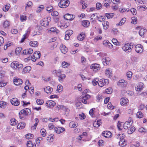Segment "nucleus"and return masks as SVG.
Listing matches in <instances>:
<instances>
[{"instance_id":"1","label":"nucleus","mask_w":147,"mask_h":147,"mask_svg":"<svg viewBox=\"0 0 147 147\" xmlns=\"http://www.w3.org/2000/svg\"><path fill=\"white\" fill-rule=\"evenodd\" d=\"M133 46L131 43L126 42L122 47V50L126 53H130L132 50Z\"/></svg>"},{"instance_id":"2","label":"nucleus","mask_w":147,"mask_h":147,"mask_svg":"<svg viewBox=\"0 0 147 147\" xmlns=\"http://www.w3.org/2000/svg\"><path fill=\"white\" fill-rule=\"evenodd\" d=\"M117 138L120 140L119 143L121 146H123L127 144L126 140L124 139L123 137L121 134H119L117 136Z\"/></svg>"},{"instance_id":"3","label":"nucleus","mask_w":147,"mask_h":147,"mask_svg":"<svg viewBox=\"0 0 147 147\" xmlns=\"http://www.w3.org/2000/svg\"><path fill=\"white\" fill-rule=\"evenodd\" d=\"M69 4L68 0H61L58 3V6L61 8H65L67 7Z\"/></svg>"},{"instance_id":"4","label":"nucleus","mask_w":147,"mask_h":147,"mask_svg":"<svg viewBox=\"0 0 147 147\" xmlns=\"http://www.w3.org/2000/svg\"><path fill=\"white\" fill-rule=\"evenodd\" d=\"M61 70L59 69V72L57 74V76L58 77V80L60 82H63V80L65 79L66 77V76L65 74H61Z\"/></svg>"},{"instance_id":"5","label":"nucleus","mask_w":147,"mask_h":147,"mask_svg":"<svg viewBox=\"0 0 147 147\" xmlns=\"http://www.w3.org/2000/svg\"><path fill=\"white\" fill-rule=\"evenodd\" d=\"M109 83V80L107 79H102L100 80L98 82V85L100 87H102L105 85L108 84Z\"/></svg>"},{"instance_id":"6","label":"nucleus","mask_w":147,"mask_h":147,"mask_svg":"<svg viewBox=\"0 0 147 147\" xmlns=\"http://www.w3.org/2000/svg\"><path fill=\"white\" fill-rule=\"evenodd\" d=\"M143 46L140 44H138L135 47V50L138 53H141L143 52Z\"/></svg>"},{"instance_id":"7","label":"nucleus","mask_w":147,"mask_h":147,"mask_svg":"<svg viewBox=\"0 0 147 147\" xmlns=\"http://www.w3.org/2000/svg\"><path fill=\"white\" fill-rule=\"evenodd\" d=\"M127 82L124 80H120L117 82V85L120 87L124 88L127 85Z\"/></svg>"},{"instance_id":"8","label":"nucleus","mask_w":147,"mask_h":147,"mask_svg":"<svg viewBox=\"0 0 147 147\" xmlns=\"http://www.w3.org/2000/svg\"><path fill=\"white\" fill-rule=\"evenodd\" d=\"M100 68V65L97 63L93 64L90 66V68L92 69L94 71L96 72L99 70Z\"/></svg>"},{"instance_id":"9","label":"nucleus","mask_w":147,"mask_h":147,"mask_svg":"<svg viewBox=\"0 0 147 147\" xmlns=\"http://www.w3.org/2000/svg\"><path fill=\"white\" fill-rule=\"evenodd\" d=\"M73 31L71 30H67L65 32L64 38L65 39L67 40H69L70 38V36L73 34Z\"/></svg>"},{"instance_id":"10","label":"nucleus","mask_w":147,"mask_h":147,"mask_svg":"<svg viewBox=\"0 0 147 147\" xmlns=\"http://www.w3.org/2000/svg\"><path fill=\"white\" fill-rule=\"evenodd\" d=\"M90 98V96L88 94H86L82 95L81 98L82 102L84 104L87 103V100Z\"/></svg>"},{"instance_id":"11","label":"nucleus","mask_w":147,"mask_h":147,"mask_svg":"<svg viewBox=\"0 0 147 147\" xmlns=\"http://www.w3.org/2000/svg\"><path fill=\"white\" fill-rule=\"evenodd\" d=\"M102 63L104 65H107L110 64L111 59L110 58L107 57H105L102 59Z\"/></svg>"},{"instance_id":"12","label":"nucleus","mask_w":147,"mask_h":147,"mask_svg":"<svg viewBox=\"0 0 147 147\" xmlns=\"http://www.w3.org/2000/svg\"><path fill=\"white\" fill-rule=\"evenodd\" d=\"M10 102L12 105L15 106H18L20 104V101L16 98H13L11 99Z\"/></svg>"},{"instance_id":"13","label":"nucleus","mask_w":147,"mask_h":147,"mask_svg":"<svg viewBox=\"0 0 147 147\" xmlns=\"http://www.w3.org/2000/svg\"><path fill=\"white\" fill-rule=\"evenodd\" d=\"M55 131L57 134H60L65 131V129L63 127H57L54 128Z\"/></svg>"},{"instance_id":"14","label":"nucleus","mask_w":147,"mask_h":147,"mask_svg":"<svg viewBox=\"0 0 147 147\" xmlns=\"http://www.w3.org/2000/svg\"><path fill=\"white\" fill-rule=\"evenodd\" d=\"M33 50L31 49H28L24 50L22 53L23 55H29L33 53Z\"/></svg>"},{"instance_id":"15","label":"nucleus","mask_w":147,"mask_h":147,"mask_svg":"<svg viewBox=\"0 0 147 147\" xmlns=\"http://www.w3.org/2000/svg\"><path fill=\"white\" fill-rule=\"evenodd\" d=\"M55 102L52 100L48 101L46 103V106L50 108H53L55 105Z\"/></svg>"},{"instance_id":"16","label":"nucleus","mask_w":147,"mask_h":147,"mask_svg":"<svg viewBox=\"0 0 147 147\" xmlns=\"http://www.w3.org/2000/svg\"><path fill=\"white\" fill-rule=\"evenodd\" d=\"M13 83L16 86L20 85L22 83V80L18 78H15L14 79Z\"/></svg>"},{"instance_id":"17","label":"nucleus","mask_w":147,"mask_h":147,"mask_svg":"<svg viewBox=\"0 0 147 147\" xmlns=\"http://www.w3.org/2000/svg\"><path fill=\"white\" fill-rule=\"evenodd\" d=\"M40 55L41 54L40 51H36L34 53L33 55V57H34V60H33V61H35L36 59H39L40 57Z\"/></svg>"},{"instance_id":"18","label":"nucleus","mask_w":147,"mask_h":147,"mask_svg":"<svg viewBox=\"0 0 147 147\" xmlns=\"http://www.w3.org/2000/svg\"><path fill=\"white\" fill-rule=\"evenodd\" d=\"M144 84L142 82L138 83L136 87H135L136 90L138 91L142 90L144 87Z\"/></svg>"},{"instance_id":"19","label":"nucleus","mask_w":147,"mask_h":147,"mask_svg":"<svg viewBox=\"0 0 147 147\" xmlns=\"http://www.w3.org/2000/svg\"><path fill=\"white\" fill-rule=\"evenodd\" d=\"M102 135L105 138H109L112 136L111 133L109 131H106L103 132Z\"/></svg>"},{"instance_id":"20","label":"nucleus","mask_w":147,"mask_h":147,"mask_svg":"<svg viewBox=\"0 0 147 147\" xmlns=\"http://www.w3.org/2000/svg\"><path fill=\"white\" fill-rule=\"evenodd\" d=\"M132 123L131 121H126L123 124V128L124 129H126L129 127Z\"/></svg>"},{"instance_id":"21","label":"nucleus","mask_w":147,"mask_h":147,"mask_svg":"<svg viewBox=\"0 0 147 147\" xmlns=\"http://www.w3.org/2000/svg\"><path fill=\"white\" fill-rule=\"evenodd\" d=\"M60 48L61 52L65 54L68 51V49L63 45H61Z\"/></svg>"},{"instance_id":"22","label":"nucleus","mask_w":147,"mask_h":147,"mask_svg":"<svg viewBox=\"0 0 147 147\" xmlns=\"http://www.w3.org/2000/svg\"><path fill=\"white\" fill-rule=\"evenodd\" d=\"M49 22L45 19H42L40 21V24L41 26H46L49 25Z\"/></svg>"},{"instance_id":"23","label":"nucleus","mask_w":147,"mask_h":147,"mask_svg":"<svg viewBox=\"0 0 147 147\" xmlns=\"http://www.w3.org/2000/svg\"><path fill=\"white\" fill-rule=\"evenodd\" d=\"M128 101L129 100L127 98H122L121 99V104L122 106L125 105L128 103Z\"/></svg>"},{"instance_id":"24","label":"nucleus","mask_w":147,"mask_h":147,"mask_svg":"<svg viewBox=\"0 0 147 147\" xmlns=\"http://www.w3.org/2000/svg\"><path fill=\"white\" fill-rule=\"evenodd\" d=\"M103 28L105 30H107L109 27V23L107 21H104L102 23Z\"/></svg>"},{"instance_id":"25","label":"nucleus","mask_w":147,"mask_h":147,"mask_svg":"<svg viewBox=\"0 0 147 147\" xmlns=\"http://www.w3.org/2000/svg\"><path fill=\"white\" fill-rule=\"evenodd\" d=\"M73 15H70L69 13H67L64 16V18L67 20H72L73 19Z\"/></svg>"},{"instance_id":"26","label":"nucleus","mask_w":147,"mask_h":147,"mask_svg":"<svg viewBox=\"0 0 147 147\" xmlns=\"http://www.w3.org/2000/svg\"><path fill=\"white\" fill-rule=\"evenodd\" d=\"M20 64L17 61H15L11 63V66L12 68L17 69V68L19 64Z\"/></svg>"},{"instance_id":"27","label":"nucleus","mask_w":147,"mask_h":147,"mask_svg":"<svg viewBox=\"0 0 147 147\" xmlns=\"http://www.w3.org/2000/svg\"><path fill=\"white\" fill-rule=\"evenodd\" d=\"M45 92L48 94H50L53 91V89L49 86H47L44 89Z\"/></svg>"},{"instance_id":"28","label":"nucleus","mask_w":147,"mask_h":147,"mask_svg":"<svg viewBox=\"0 0 147 147\" xmlns=\"http://www.w3.org/2000/svg\"><path fill=\"white\" fill-rule=\"evenodd\" d=\"M85 35L83 32L81 33L78 36V39L80 41L83 40L84 39Z\"/></svg>"},{"instance_id":"29","label":"nucleus","mask_w":147,"mask_h":147,"mask_svg":"<svg viewBox=\"0 0 147 147\" xmlns=\"http://www.w3.org/2000/svg\"><path fill=\"white\" fill-rule=\"evenodd\" d=\"M29 45L31 47H36L38 46V43L37 41H32L30 42Z\"/></svg>"},{"instance_id":"30","label":"nucleus","mask_w":147,"mask_h":147,"mask_svg":"<svg viewBox=\"0 0 147 147\" xmlns=\"http://www.w3.org/2000/svg\"><path fill=\"white\" fill-rule=\"evenodd\" d=\"M58 25L61 28H66L68 26V25H67L64 23L63 22L58 23Z\"/></svg>"},{"instance_id":"31","label":"nucleus","mask_w":147,"mask_h":147,"mask_svg":"<svg viewBox=\"0 0 147 147\" xmlns=\"http://www.w3.org/2000/svg\"><path fill=\"white\" fill-rule=\"evenodd\" d=\"M35 123L34 125L32 126L31 127V129L32 130L36 129V127L39 122V120L37 118H35Z\"/></svg>"},{"instance_id":"32","label":"nucleus","mask_w":147,"mask_h":147,"mask_svg":"<svg viewBox=\"0 0 147 147\" xmlns=\"http://www.w3.org/2000/svg\"><path fill=\"white\" fill-rule=\"evenodd\" d=\"M69 125L71 128H76L77 127L78 124L77 123L71 121L69 123Z\"/></svg>"},{"instance_id":"33","label":"nucleus","mask_w":147,"mask_h":147,"mask_svg":"<svg viewBox=\"0 0 147 147\" xmlns=\"http://www.w3.org/2000/svg\"><path fill=\"white\" fill-rule=\"evenodd\" d=\"M146 29L143 28L141 29L139 32V34L142 37H143L142 36H144V33L146 32Z\"/></svg>"},{"instance_id":"34","label":"nucleus","mask_w":147,"mask_h":147,"mask_svg":"<svg viewBox=\"0 0 147 147\" xmlns=\"http://www.w3.org/2000/svg\"><path fill=\"white\" fill-rule=\"evenodd\" d=\"M26 124L24 123H18L17 126V128L18 129H22L24 128Z\"/></svg>"},{"instance_id":"35","label":"nucleus","mask_w":147,"mask_h":147,"mask_svg":"<svg viewBox=\"0 0 147 147\" xmlns=\"http://www.w3.org/2000/svg\"><path fill=\"white\" fill-rule=\"evenodd\" d=\"M90 24L89 22L87 20L83 21L82 22V25L84 27H87Z\"/></svg>"},{"instance_id":"36","label":"nucleus","mask_w":147,"mask_h":147,"mask_svg":"<svg viewBox=\"0 0 147 147\" xmlns=\"http://www.w3.org/2000/svg\"><path fill=\"white\" fill-rule=\"evenodd\" d=\"M102 124L101 120H98L97 122H95L93 123V126L96 127H98Z\"/></svg>"},{"instance_id":"37","label":"nucleus","mask_w":147,"mask_h":147,"mask_svg":"<svg viewBox=\"0 0 147 147\" xmlns=\"http://www.w3.org/2000/svg\"><path fill=\"white\" fill-rule=\"evenodd\" d=\"M31 68L30 66H27L24 68L23 72L24 73L28 72L31 70Z\"/></svg>"},{"instance_id":"38","label":"nucleus","mask_w":147,"mask_h":147,"mask_svg":"<svg viewBox=\"0 0 147 147\" xmlns=\"http://www.w3.org/2000/svg\"><path fill=\"white\" fill-rule=\"evenodd\" d=\"M10 7L9 4H7L6 5L3 6V10L4 11H8Z\"/></svg>"},{"instance_id":"39","label":"nucleus","mask_w":147,"mask_h":147,"mask_svg":"<svg viewBox=\"0 0 147 147\" xmlns=\"http://www.w3.org/2000/svg\"><path fill=\"white\" fill-rule=\"evenodd\" d=\"M10 121V124L12 126L15 125L18 123L17 121L14 118L11 119Z\"/></svg>"},{"instance_id":"40","label":"nucleus","mask_w":147,"mask_h":147,"mask_svg":"<svg viewBox=\"0 0 147 147\" xmlns=\"http://www.w3.org/2000/svg\"><path fill=\"white\" fill-rule=\"evenodd\" d=\"M33 5L31 1H29L27 2L25 6V9L27 10L28 9V8L31 7Z\"/></svg>"},{"instance_id":"41","label":"nucleus","mask_w":147,"mask_h":147,"mask_svg":"<svg viewBox=\"0 0 147 147\" xmlns=\"http://www.w3.org/2000/svg\"><path fill=\"white\" fill-rule=\"evenodd\" d=\"M126 18H123L121 20L119 23L117 24V26H119L123 25L126 21Z\"/></svg>"},{"instance_id":"42","label":"nucleus","mask_w":147,"mask_h":147,"mask_svg":"<svg viewBox=\"0 0 147 147\" xmlns=\"http://www.w3.org/2000/svg\"><path fill=\"white\" fill-rule=\"evenodd\" d=\"M10 25V22L9 21H5L3 24V26L4 28H8Z\"/></svg>"},{"instance_id":"43","label":"nucleus","mask_w":147,"mask_h":147,"mask_svg":"<svg viewBox=\"0 0 147 147\" xmlns=\"http://www.w3.org/2000/svg\"><path fill=\"white\" fill-rule=\"evenodd\" d=\"M49 31H51L53 32H56V33H58L59 32V31L55 27L51 28L50 29Z\"/></svg>"},{"instance_id":"44","label":"nucleus","mask_w":147,"mask_h":147,"mask_svg":"<svg viewBox=\"0 0 147 147\" xmlns=\"http://www.w3.org/2000/svg\"><path fill=\"white\" fill-rule=\"evenodd\" d=\"M6 106V103L4 101L0 102V107L2 108H4Z\"/></svg>"},{"instance_id":"45","label":"nucleus","mask_w":147,"mask_h":147,"mask_svg":"<svg viewBox=\"0 0 147 147\" xmlns=\"http://www.w3.org/2000/svg\"><path fill=\"white\" fill-rule=\"evenodd\" d=\"M70 64L67 62L63 61L61 65L63 67L66 68L69 66Z\"/></svg>"},{"instance_id":"46","label":"nucleus","mask_w":147,"mask_h":147,"mask_svg":"<svg viewBox=\"0 0 147 147\" xmlns=\"http://www.w3.org/2000/svg\"><path fill=\"white\" fill-rule=\"evenodd\" d=\"M105 16L107 18L110 19L113 17V14L112 13H106L105 14Z\"/></svg>"},{"instance_id":"47","label":"nucleus","mask_w":147,"mask_h":147,"mask_svg":"<svg viewBox=\"0 0 147 147\" xmlns=\"http://www.w3.org/2000/svg\"><path fill=\"white\" fill-rule=\"evenodd\" d=\"M129 11V8L125 9V8H120L119 9V11L121 12H122V13L125 12V11L128 12V11Z\"/></svg>"},{"instance_id":"48","label":"nucleus","mask_w":147,"mask_h":147,"mask_svg":"<svg viewBox=\"0 0 147 147\" xmlns=\"http://www.w3.org/2000/svg\"><path fill=\"white\" fill-rule=\"evenodd\" d=\"M135 128L134 127H131V128L128 130L127 132L129 134L132 133L135 131Z\"/></svg>"},{"instance_id":"49","label":"nucleus","mask_w":147,"mask_h":147,"mask_svg":"<svg viewBox=\"0 0 147 147\" xmlns=\"http://www.w3.org/2000/svg\"><path fill=\"white\" fill-rule=\"evenodd\" d=\"M102 7V5L100 3H96V9L98 10H99Z\"/></svg>"},{"instance_id":"50","label":"nucleus","mask_w":147,"mask_h":147,"mask_svg":"<svg viewBox=\"0 0 147 147\" xmlns=\"http://www.w3.org/2000/svg\"><path fill=\"white\" fill-rule=\"evenodd\" d=\"M65 111V115H67L69 112V109L66 107H65L63 110Z\"/></svg>"},{"instance_id":"51","label":"nucleus","mask_w":147,"mask_h":147,"mask_svg":"<svg viewBox=\"0 0 147 147\" xmlns=\"http://www.w3.org/2000/svg\"><path fill=\"white\" fill-rule=\"evenodd\" d=\"M137 117L139 118H141L143 117V114L141 111H138L136 114Z\"/></svg>"},{"instance_id":"52","label":"nucleus","mask_w":147,"mask_h":147,"mask_svg":"<svg viewBox=\"0 0 147 147\" xmlns=\"http://www.w3.org/2000/svg\"><path fill=\"white\" fill-rule=\"evenodd\" d=\"M78 117L80 119H84L86 117L85 115L83 113L79 114Z\"/></svg>"},{"instance_id":"53","label":"nucleus","mask_w":147,"mask_h":147,"mask_svg":"<svg viewBox=\"0 0 147 147\" xmlns=\"http://www.w3.org/2000/svg\"><path fill=\"white\" fill-rule=\"evenodd\" d=\"M34 136L31 134H28L25 135V137L28 139H32L33 138Z\"/></svg>"},{"instance_id":"54","label":"nucleus","mask_w":147,"mask_h":147,"mask_svg":"<svg viewBox=\"0 0 147 147\" xmlns=\"http://www.w3.org/2000/svg\"><path fill=\"white\" fill-rule=\"evenodd\" d=\"M44 8V6L43 5H42L39 6L38 8H37L36 10V11L37 12H40L41 10H42Z\"/></svg>"},{"instance_id":"55","label":"nucleus","mask_w":147,"mask_h":147,"mask_svg":"<svg viewBox=\"0 0 147 147\" xmlns=\"http://www.w3.org/2000/svg\"><path fill=\"white\" fill-rule=\"evenodd\" d=\"M46 9L49 13H50L53 11V7L51 6H49L46 8Z\"/></svg>"},{"instance_id":"56","label":"nucleus","mask_w":147,"mask_h":147,"mask_svg":"<svg viewBox=\"0 0 147 147\" xmlns=\"http://www.w3.org/2000/svg\"><path fill=\"white\" fill-rule=\"evenodd\" d=\"M110 3V1L109 0H105L103 3L105 7H107L109 5V3Z\"/></svg>"},{"instance_id":"57","label":"nucleus","mask_w":147,"mask_h":147,"mask_svg":"<svg viewBox=\"0 0 147 147\" xmlns=\"http://www.w3.org/2000/svg\"><path fill=\"white\" fill-rule=\"evenodd\" d=\"M132 73L131 71H129L127 72L126 74L127 77L128 78L129 80L130 79L132 76Z\"/></svg>"},{"instance_id":"58","label":"nucleus","mask_w":147,"mask_h":147,"mask_svg":"<svg viewBox=\"0 0 147 147\" xmlns=\"http://www.w3.org/2000/svg\"><path fill=\"white\" fill-rule=\"evenodd\" d=\"M36 102L38 105H42L44 103V101L42 100L38 99L36 100Z\"/></svg>"},{"instance_id":"59","label":"nucleus","mask_w":147,"mask_h":147,"mask_svg":"<svg viewBox=\"0 0 147 147\" xmlns=\"http://www.w3.org/2000/svg\"><path fill=\"white\" fill-rule=\"evenodd\" d=\"M112 41L115 45H119V43L117 39L115 38H113L112 39Z\"/></svg>"},{"instance_id":"60","label":"nucleus","mask_w":147,"mask_h":147,"mask_svg":"<svg viewBox=\"0 0 147 147\" xmlns=\"http://www.w3.org/2000/svg\"><path fill=\"white\" fill-rule=\"evenodd\" d=\"M99 81V79L98 78H95L92 81V82L94 86H95L97 85L98 82Z\"/></svg>"},{"instance_id":"61","label":"nucleus","mask_w":147,"mask_h":147,"mask_svg":"<svg viewBox=\"0 0 147 147\" xmlns=\"http://www.w3.org/2000/svg\"><path fill=\"white\" fill-rule=\"evenodd\" d=\"M111 70L109 69H107L105 71V74L108 76H109L111 74Z\"/></svg>"},{"instance_id":"62","label":"nucleus","mask_w":147,"mask_h":147,"mask_svg":"<svg viewBox=\"0 0 147 147\" xmlns=\"http://www.w3.org/2000/svg\"><path fill=\"white\" fill-rule=\"evenodd\" d=\"M40 132L41 134L44 137L46 134V130L44 129H42L40 130Z\"/></svg>"},{"instance_id":"63","label":"nucleus","mask_w":147,"mask_h":147,"mask_svg":"<svg viewBox=\"0 0 147 147\" xmlns=\"http://www.w3.org/2000/svg\"><path fill=\"white\" fill-rule=\"evenodd\" d=\"M112 90L111 88H109L105 90V92L107 94H110L111 93Z\"/></svg>"},{"instance_id":"64","label":"nucleus","mask_w":147,"mask_h":147,"mask_svg":"<svg viewBox=\"0 0 147 147\" xmlns=\"http://www.w3.org/2000/svg\"><path fill=\"white\" fill-rule=\"evenodd\" d=\"M48 127L49 129L51 130L55 127L53 123H50L48 125Z\"/></svg>"}]
</instances>
